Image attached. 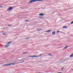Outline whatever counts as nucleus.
Masks as SVG:
<instances>
[{
  "label": "nucleus",
  "mask_w": 73,
  "mask_h": 73,
  "mask_svg": "<svg viewBox=\"0 0 73 73\" xmlns=\"http://www.w3.org/2000/svg\"><path fill=\"white\" fill-rule=\"evenodd\" d=\"M44 0H32L29 1L28 4L32 3V2H36V1H42Z\"/></svg>",
  "instance_id": "obj_1"
},
{
  "label": "nucleus",
  "mask_w": 73,
  "mask_h": 73,
  "mask_svg": "<svg viewBox=\"0 0 73 73\" xmlns=\"http://www.w3.org/2000/svg\"><path fill=\"white\" fill-rule=\"evenodd\" d=\"M15 63H10L8 64H5L3 65V66H11L12 65H15Z\"/></svg>",
  "instance_id": "obj_2"
},
{
  "label": "nucleus",
  "mask_w": 73,
  "mask_h": 73,
  "mask_svg": "<svg viewBox=\"0 0 73 73\" xmlns=\"http://www.w3.org/2000/svg\"><path fill=\"white\" fill-rule=\"evenodd\" d=\"M14 7L15 6L10 7L8 8L7 10V11H12V9H13V8H14Z\"/></svg>",
  "instance_id": "obj_3"
},
{
  "label": "nucleus",
  "mask_w": 73,
  "mask_h": 73,
  "mask_svg": "<svg viewBox=\"0 0 73 73\" xmlns=\"http://www.w3.org/2000/svg\"><path fill=\"white\" fill-rule=\"evenodd\" d=\"M29 57H38V56H36V55H34V56H29Z\"/></svg>",
  "instance_id": "obj_4"
},
{
  "label": "nucleus",
  "mask_w": 73,
  "mask_h": 73,
  "mask_svg": "<svg viewBox=\"0 0 73 73\" xmlns=\"http://www.w3.org/2000/svg\"><path fill=\"white\" fill-rule=\"evenodd\" d=\"M68 60V58H66L64 59L63 60V61H66V60Z\"/></svg>",
  "instance_id": "obj_5"
},
{
  "label": "nucleus",
  "mask_w": 73,
  "mask_h": 73,
  "mask_svg": "<svg viewBox=\"0 0 73 73\" xmlns=\"http://www.w3.org/2000/svg\"><path fill=\"white\" fill-rule=\"evenodd\" d=\"M55 33H56V31H53V32H52V34L53 35H54Z\"/></svg>",
  "instance_id": "obj_6"
},
{
  "label": "nucleus",
  "mask_w": 73,
  "mask_h": 73,
  "mask_svg": "<svg viewBox=\"0 0 73 73\" xmlns=\"http://www.w3.org/2000/svg\"><path fill=\"white\" fill-rule=\"evenodd\" d=\"M70 57H73V53H72V54H71L70 55Z\"/></svg>",
  "instance_id": "obj_7"
},
{
  "label": "nucleus",
  "mask_w": 73,
  "mask_h": 73,
  "mask_svg": "<svg viewBox=\"0 0 73 73\" xmlns=\"http://www.w3.org/2000/svg\"><path fill=\"white\" fill-rule=\"evenodd\" d=\"M39 16H43V15H44V14L41 13L39 15Z\"/></svg>",
  "instance_id": "obj_8"
},
{
  "label": "nucleus",
  "mask_w": 73,
  "mask_h": 73,
  "mask_svg": "<svg viewBox=\"0 0 73 73\" xmlns=\"http://www.w3.org/2000/svg\"><path fill=\"white\" fill-rule=\"evenodd\" d=\"M51 31H52V30H49L46 31V32H50Z\"/></svg>",
  "instance_id": "obj_9"
},
{
  "label": "nucleus",
  "mask_w": 73,
  "mask_h": 73,
  "mask_svg": "<svg viewBox=\"0 0 73 73\" xmlns=\"http://www.w3.org/2000/svg\"><path fill=\"white\" fill-rule=\"evenodd\" d=\"M11 43H12V42L9 41L7 43V44H11Z\"/></svg>",
  "instance_id": "obj_10"
},
{
  "label": "nucleus",
  "mask_w": 73,
  "mask_h": 73,
  "mask_svg": "<svg viewBox=\"0 0 73 73\" xmlns=\"http://www.w3.org/2000/svg\"><path fill=\"white\" fill-rule=\"evenodd\" d=\"M5 47H8V46H9V45L7 44L5 45Z\"/></svg>",
  "instance_id": "obj_11"
},
{
  "label": "nucleus",
  "mask_w": 73,
  "mask_h": 73,
  "mask_svg": "<svg viewBox=\"0 0 73 73\" xmlns=\"http://www.w3.org/2000/svg\"><path fill=\"white\" fill-rule=\"evenodd\" d=\"M63 28H67V26H65L63 27Z\"/></svg>",
  "instance_id": "obj_12"
},
{
  "label": "nucleus",
  "mask_w": 73,
  "mask_h": 73,
  "mask_svg": "<svg viewBox=\"0 0 73 73\" xmlns=\"http://www.w3.org/2000/svg\"><path fill=\"white\" fill-rule=\"evenodd\" d=\"M24 60H23L22 61L19 62V63H22V62H24Z\"/></svg>",
  "instance_id": "obj_13"
},
{
  "label": "nucleus",
  "mask_w": 73,
  "mask_h": 73,
  "mask_svg": "<svg viewBox=\"0 0 73 73\" xmlns=\"http://www.w3.org/2000/svg\"><path fill=\"white\" fill-rule=\"evenodd\" d=\"M68 46H67L65 47L64 48L65 49H66V48H68Z\"/></svg>",
  "instance_id": "obj_14"
},
{
  "label": "nucleus",
  "mask_w": 73,
  "mask_h": 73,
  "mask_svg": "<svg viewBox=\"0 0 73 73\" xmlns=\"http://www.w3.org/2000/svg\"><path fill=\"white\" fill-rule=\"evenodd\" d=\"M29 38H30V37H29V38H25V39H29Z\"/></svg>",
  "instance_id": "obj_15"
},
{
  "label": "nucleus",
  "mask_w": 73,
  "mask_h": 73,
  "mask_svg": "<svg viewBox=\"0 0 73 73\" xmlns=\"http://www.w3.org/2000/svg\"><path fill=\"white\" fill-rule=\"evenodd\" d=\"M8 26L9 27H12V25H8Z\"/></svg>",
  "instance_id": "obj_16"
},
{
  "label": "nucleus",
  "mask_w": 73,
  "mask_h": 73,
  "mask_svg": "<svg viewBox=\"0 0 73 73\" xmlns=\"http://www.w3.org/2000/svg\"><path fill=\"white\" fill-rule=\"evenodd\" d=\"M73 24V21L71 23V24Z\"/></svg>",
  "instance_id": "obj_17"
},
{
  "label": "nucleus",
  "mask_w": 73,
  "mask_h": 73,
  "mask_svg": "<svg viewBox=\"0 0 73 73\" xmlns=\"http://www.w3.org/2000/svg\"><path fill=\"white\" fill-rule=\"evenodd\" d=\"M58 32H60V31H57V33H58Z\"/></svg>",
  "instance_id": "obj_18"
},
{
  "label": "nucleus",
  "mask_w": 73,
  "mask_h": 73,
  "mask_svg": "<svg viewBox=\"0 0 73 73\" xmlns=\"http://www.w3.org/2000/svg\"><path fill=\"white\" fill-rule=\"evenodd\" d=\"M42 56V54H41L39 56H38V57H40V56Z\"/></svg>",
  "instance_id": "obj_19"
},
{
  "label": "nucleus",
  "mask_w": 73,
  "mask_h": 73,
  "mask_svg": "<svg viewBox=\"0 0 73 73\" xmlns=\"http://www.w3.org/2000/svg\"><path fill=\"white\" fill-rule=\"evenodd\" d=\"M28 53L27 52H25V53H24V54H26V53Z\"/></svg>",
  "instance_id": "obj_20"
},
{
  "label": "nucleus",
  "mask_w": 73,
  "mask_h": 73,
  "mask_svg": "<svg viewBox=\"0 0 73 73\" xmlns=\"http://www.w3.org/2000/svg\"><path fill=\"white\" fill-rule=\"evenodd\" d=\"M0 7V8H3V6H1Z\"/></svg>",
  "instance_id": "obj_21"
},
{
  "label": "nucleus",
  "mask_w": 73,
  "mask_h": 73,
  "mask_svg": "<svg viewBox=\"0 0 73 73\" xmlns=\"http://www.w3.org/2000/svg\"><path fill=\"white\" fill-rule=\"evenodd\" d=\"M20 8H21V9H23V8L22 7H21Z\"/></svg>",
  "instance_id": "obj_22"
},
{
  "label": "nucleus",
  "mask_w": 73,
  "mask_h": 73,
  "mask_svg": "<svg viewBox=\"0 0 73 73\" xmlns=\"http://www.w3.org/2000/svg\"><path fill=\"white\" fill-rule=\"evenodd\" d=\"M64 68L61 69V70H63V69H64Z\"/></svg>",
  "instance_id": "obj_23"
},
{
  "label": "nucleus",
  "mask_w": 73,
  "mask_h": 73,
  "mask_svg": "<svg viewBox=\"0 0 73 73\" xmlns=\"http://www.w3.org/2000/svg\"><path fill=\"white\" fill-rule=\"evenodd\" d=\"M48 55H49L50 56H51V54H49Z\"/></svg>",
  "instance_id": "obj_24"
},
{
  "label": "nucleus",
  "mask_w": 73,
  "mask_h": 73,
  "mask_svg": "<svg viewBox=\"0 0 73 73\" xmlns=\"http://www.w3.org/2000/svg\"><path fill=\"white\" fill-rule=\"evenodd\" d=\"M26 21H28V20H26Z\"/></svg>",
  "instance_id": "obj_25"
},
{
  "label": "nucleus",
  "mask_w": 73,
  "mask_h": 73,
  "mask_svg": "<svg viewBox=\"0 0 73 73\" xmlns=\"http://www.w3.org/2000/svg\"><path fill=\"white\" fill-rule=\"evenodd\" d=\"M3 35H5V33H3Z\"/></svg>",
  "instance_id": "obj_26"
},
{
  "label": "nucleus",
  "mask_w": 73,
  "mask_h": 73,
  "mask_svg": "<svg viewBox=\"0 0 73 73\" xmlns=\"http://www.w3.org/2000/svg\"><path fill=\"white\" fill-rule=\"evenodd\" d=\"M15 51V50H13L12 51V52H14Z\"/></svg>",
  "instance_id": "obj_27"
},
{
  "label": "nucleus",
  "mask_w": 73,
  "mask_h": 73,
  "mask_svg": "<svg viewBox=\"0 0 73 73\" xmlns=\"http://www.w3.org/2000/svg\"><path fill=\"white\" fill-rule=\"evenodd\" d=\"M43 18V17H40V18Z\"/></svg>",
  "instance_id": "obj_28"
},
{
  "label": "nucleus",
  "mask_w": 73,
  "mask_h": 73,
  "mask_svg": "<svg viewBox=\"0 0 73 73\" xmlns=\"http://www.w3.org/2000/svg\"><path fill=\"white\" fill-rule=\"evenodd\" d=\"M19 61H21V60H19Z\"/></svg>",
  "instance_id": "obj_29"
},
{
  "label": "nucleus",
  "mask_w": 73,
  "mask_h": 73,
  "mask_svg": "<svg viewBox=\"0 0 73 73\" xmlns=\"http://www.w3.org/2000/svg\"><path fill=\"white\" fill-rule=\"evenodd\" d=\"M41 29H40V30H41Z\"/></svg>",
  "instance_id": "obj_30"
}]
</instances>
